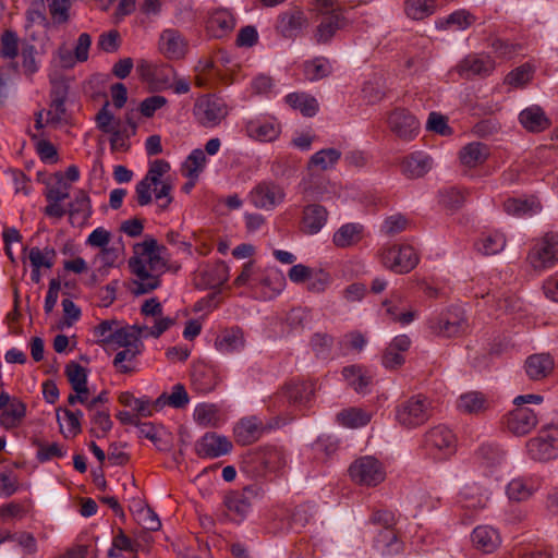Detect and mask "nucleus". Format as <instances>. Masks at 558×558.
<instances>
[{
  "mask_svg": "<svg viewBox=\"0 0 558 558\" xmlns=\"http://www.w3.org/2000/svg\"><path fill=\"white\" fill-rule=\"evenodd\" d=\"M307 25L303 11L293 9L278 16L276 28L286 38H294Z\"/></svg>",
  "mask_w": 558,
  "mask_h": 558,
  "instance_id": "obj_19",
  "label": "nucleus"
},
{
  "mask_svg": "<svg viewBox=\"0 0 558 558\" xmlns=\"http://www.w3.org/2000/svg\"><path fill=\"white\" fill-rule=\"evenodd\" d=\"M433 415L432 401L424 395H414L399 402L395 410L396 421L404 428H416Z\"/></svg>",
  "mask_w": 558,
  "mask_h": 558,
  "instance_id": "obj_3",
  "label": "nucleus"
},
{
  "mask_svg": "<svg viewBox=\"0 0 558 558\" xmlns=\"http://www.w3.org/2000/svg\"><path fill=\"white\" fill-rule=\"evenodd\" d=\"M144 345H132V347H123L124 349L122 351H119L114 359H113V365L118 368V371L122 374H130L134 371V368L124 363V362H132L135 360V357L141 354L142 349Z\"/></svg>",
  "mask_w": 558,
  "mask_h": 558,
  "instance_id": "obj_47",
  "label": "nucleus"
},
{
  "mask_svg": "<svg viewBox=\"0 0 558 558\" xmlns=\"http://www.w3.org/2000/svg\"><path fill=\"white\" fill-rule=\"evenodd\" d=\"M427 130L435 132L442 136H448L452 134V129L448 125L447 117L438 113L430 112L426 123Z\"/></svg>",
  "mask_w": 558,
  "mask_h": 558,
  "instance_id": "obj_61",
  "label": "nucleus"
},
{
  "mask_svg": "<svg viewBox=\"0 0 558 558\" xmlns=\"http://www.w3.org/2000/svg\"><path fill=\"white\" fill-rule=\"evenodd\" d=\"M121 38L117 29H111L108 33H102L99 38L97 46L100 50L112 53L117 52L120 48Z\"/></svg>",
  "mask_w": 558,
  "mask_h": 558,
  "instance_id": "obj_63",
  "label": "nucleus"
},
{
  "mask_svg": "<svg viewBox=\"0 0 558 558\" xmlns=\"http://www.w3.org/2000/svg\"><path fill=\"white\" fill-rule=\"evenodd\" d=\"M244 344L243 331L238 327L223 330L215 340L216 349L222 353L240 351Z\"/></svg>",
  "mask_w": 558,
  "mask_h": 558,
  "instance_id": "obj_27",
  "label": "nucleus"
},
{
  "mask_svg": "<svg viewBox=\"0 0 558 558\" xmlns=\"http://www.w3.org/2000/svg\"><path fill=\"white\" fill-rule=\"evenodd\" d=\"M494 68V62L488 57L468 54L456 65L454 71L463 78H471L476 75L487 76Z\"/></svg>",
  "mask_w": 558,
  "mask_h": 558,
  "instance_id": "obj_15",
  "label": "nucleus"
},
{
  "mask_svg": "<svg viewBox=\"0 0 558 558\" xmlns=\"http://www.w3.org/2000/svg\"><path fill=\"white\" fill-rule=\"evenodd\" d=\"M477 456L488 466L500 463L502 459L501 450L493 444H483L477 450Z\"/></svg>",
  "mask_w": 558,
  "mask_h": 558,
  "instance_id": "obj_64",
  "label": "nucleus"
},
{
  "mask_svg": "<svg viewBox=\"0 0 558 558\" xmlns=\"http://www.w3.org/2000/svg\"><path fill=\"white\" fill-rule=\"evenodd\" d=\"M328 219L327 209L319 204H310L303 208L300 229L304 234L318 233Z\"/></svg>",
  "mask_w": 558,
  "mask_h": 558,
  "instance_id": "obj_18",
  "label": "nucleus"
},
{
  "mask_svg": "<svg viewBox=\"0 0 558 558\" xmlns=\"http://www.w3.org/2000/svg\"><path fill=\"white\" fill-rule=\"evenodd\" d=\"M25 15L26 27H31L34 24H39L45 27L49 26V21L46 15L45 0H32Z\"/></svg>",
  "mask_w": 558,
  "mask_h": 558,
  "instance_id": "obj_49",
  "label": "nucleus"
},
{
  "mask_svg": "<svg viewBox=\"0 0 558 558\" xmlns=\"http://www.w3.org/2000/svg\"><path fill=\"white\" fill-rule=\"evenodd\" d=\"M57 253L54 248L46 246L44 250H40L37 246H34L28 252V259L32 268H47L50 269L54 265Z\"/></svg>",
  "mask_w": 558,
  "mask_h": 558,
  "instance_id": "obj_44",
  "label": "nucleus"
},
{
  "mask_svg": "<svg viewBox=\"0 0 558 558\" xmlns=\"http://www.w3.org/2000/svg\"><path fill=\"white\" fill-rule=\"evenodd\" d=\"M193 114L202 126L210 129L219 125L228 117L229 107L219 96L204 95L195 101Z\"/></svg>",
  "mask_w": 558,
  "mask_h": 558,
  "instance_id": "obj_4",
  "label": "nucleus"
},
{
  "mask_svg": "<svg viewBox=\"0 0 558 558\" xmlns=\"http://www.w3.org/2000/svg\"><path fill=\"white\" fill-rule=\"evenodd\" d=\"M372 415L360 408L344 409L337 414V421L344 427L359 428L369 423Z\"/></svg>",
  "mask_w": 558,
  "mask_h": 558,
  "instance_id": "obj_38",
  "label": "nucleus"
},
{
  "mask_svg": "<svg viewBox=\"0 0 558 558\" xmlns=\"http://www.w3.org/2000/svg\"><path fill=\"white\" fill-rule=\"evenodd\" d=\"M69 216L72 225H84L92 215L90 198L87 193L80 190L74 197V201L69 204Z\"/></svg>",
  "mask_w": 558,
  "mask_h": 558,
  "instance_id": "obj_25",
  "label": "nucleus"
},
{
  "mask_svg": "<svg viewBox=\"0 0 558 558\" xmlns=\"http://www.w3.org/2000/svg\"><path fill=\"white\" fill-rule=\"evenodd\" d=\"M286 464L282 452L272 447H264L248 451L242 460L241 470L252 478L265 477L277 472Z\"/></svg>",
  "mask_w": 558,
  "mask_h": 558,
  "instance_id": "obj_2",
  "label": "nucleus"
},
{
  "mask_svg": "<svg viewBox=\"0 0 558 558\" xmlns=\"http://www.w3.org/2000/svg\"><path fill=\"white\" fill-rule=\"evenodd\" d=\"M146 326H126L114 329L111 343L119 347L143 345L141 337L144 336Z\"/></svg>",
  "mask_w": 558,
  "mask_h": 558,
  "instance_id": "obj_30",
  "label": "nucleus"
},
{
  "mask_svg": "<svg viewBox=\"0 0 558 558\" xmlns=\"http://www.w3.org/2000/svg\"><path fill=\"white\" fill-rule=\"evenodd\" d=\"M26 414V405L21 400L13 398L0 414V424L9 429L17 426Z\"/></svg>",
  "mask_w": 558,
  "mask_h": 558,
  "instance_id": "obj_33",
  "label": "nucleus"
},
{
  "mask_svg": "<svg viewBox=\"0 0 558 558\" xmlns=\"http://www.w3.org/2000/svg\"><path fill=\"white\" fill-rule=\"evenodd\" d=\"M505 246L506 238L498 231L483 234L476 242L477 251L485 256L496 255L504 251Z\"/></svg>",
  "mask_w": 558,
  "mask_h": 558,
  "instance_id": "obj_37",
  "label": "nucleus"
},
{
  "mask_svg": "<svg viewBox=\"0 0 558 558\" xmlns=\"http://www.w3.org/2000/svg\"><path fill=\"white\" fill-rule=\"evenodd\" d=\"M169 170L170 165L168 161L163 159H156L150 163L149 169L144 179L153 183L155 186H158L163 181L161 180V177Z\"/></svg>",
  "mask_w": 558,
  "mask_h": 558,
  "instance_id": "obj_62",
  "label": "nucleus"
},
{
  "mask_svg": "<svg viewBox=\"0 0 558 558\" xmlns=\"http://www.w3.org/2000/svg\"><path fill=\"white\" fill-rule=\"evenodd\" d=\"M537 423V414L527 407L515 405V408L505 416V424L508 430L517 436L529 434Z\"/></svg>",
  "mask_w": 558,
  "mask_h": 558,
  "instance_id": "obj_13",
  "label": "nucleus"
},
{
  "mask_svg": "<svg viewBox=\"0 0 558 558\" xmlns=\"http://www.w3.org/2000/svg\"><path fill=\"white\" fill-rule=\"evenodd\" d=\"M232 442L228 437L216 433H206L195 445V451L201 458H218L232 450Z\"/></svg>",
  "mask_w": 558,
  "mask_h": 558,
  "instance_id": "obj_14",
  "label": "nucleus"
},
{
  "mask_svg": "<svg viewBox=\"0 0 558 558\" xmlns=\"http://www.w3.org/2000/svg\"><path fill=\"white\" fill-rule=\"evenodd\" d=\"M19 54V37L15 32L7 29L1 35L0 56L4 59H14Z\"/></svg>",
  "mask_w": 558,
  "mask_h": 558,
  "instance_id": "obj_56",
  "label": "nucleus"
},
{
  "mask_svg": "<svg viewBox=\"0 0 558 558\" xmlns=\"http://www.w3.org/2000/svg\"><path fill=\"white\" fill-rule=\"evenodd\" d=\"M286 101L292 108L299 109L305 117H313L318 111L317 100L303 93H291L286 96Z\"/></svg>",
  "mask_w": 558,
  "mask_h": 558,
  "instance_id": "obj_39",
  "label": "nucleus"
},
{
  "mask_svg": "<svg viewBox=\"0 0 558 558\" xmlns=\"http://www.w3.org/2000/svg\"><path fill=\"white\" fill-rule=\"evenodd\" d=\"M351 478L366 486H376L385 480V471L381 463L372 456L361 457L349 468Z\"/></svg>",
  "mask_w": 558,
  "mask_h": 558,
  "instance_id": "obj_8",
  "label": "nucleus"
},
{
  "mask_svg": "<svg viewBox=\"0 0 558 558\" xmlns=\"http://www.w3.org/2000/svg\"><path fill=\"white\" fill-rule=\"evenodd\" d=\"M457 408L466 414H478L488 408V402L483 393L470 391L460 396Z\"/></svg>",
  "mask_w": 558,
  "mask_h": 558,
  "instance_id": "obj_32",
  "label": "nucleus"
},
{
  "mask_svg": "<svg viewBox=\"0 0 558 558\" xmlns=\"http://www.w3.org/2000/svg\"><path fill=\"white\" fill-rule=\"evenodd\" d=\"M428 327L434 335L450 338L463 333L468 325L463 312L452 308L430 318Z\"/></svg>",
  "mask_w": 558,
  "mask_h": 558,
  "instance_id": "obj_10",
  "label": "nucleus"
},
{
  "mask_svg": "<svg viewBox=\"0 0 558 558\" xmlns=\"http://www.w3.org/2000/svg\"><path fill=\"white\" fill-rule=\"evenodd\" d=\"M206 162V156L202 149H194L186 158L183 168L185 177L196 179L203 170Z\"/></svg>",
  "mask_w": 558,
  "mask_h": 558,
  "instance_id": "obj_52",
  "label": "nucleus"
},
{
  "mask_svg": "<svg viewBox=\"0 0 558 558\" xmlns=\"http://www.w3.org/2000/svg\"><path fill=\"white\" fill-rule=\"evenodd\" d=\"M33 445L37 447L36 458L39 462H46L53 458H62L65 454L57 442L46 444L38 438H34Z\"/></svg>",
  "mask_w": 558,
  "mask_h": 558,
  "instance_id": "obj_51",
  "label": "nucleus"
},
{
  "mask_svg": "<svg viewBox=\"0 0 558 558\" xmlns=\"http://www.w3.org/2000/svg\"><path fill=\"white\" fill-rule=\"evenodd\" d=\"M390 131L403 141H412L420 130V122L407 109L398 108L391 111L387 119Z\"/></svg>",
  "mask_w": 558,
  "mask_h": 558,
  "instance_id": "obj_11",
  "label": "nucleus"
},
{
  "mask_svg": "<svg viewBox=\"0 0 558 558\" xmlns=\"http://www.w3.org/2000/svg\"><path fill=\"white\" fill-rule=\"evenodd\" d=\"M159 50L169 60H179L185 56L186 41L177 29H165L159 38Z\"/></svg>",
  "mask_w": 558,
  "mask_h": 558,
  "instance_id": "obj_17",
  "label": "nucleus"
},
{
  "mask_svg": "<svg viewBox=\"0 0 558 558\" xmlns=\"http://www.w3.org/2000/svg\"><path fill=\"white\" fill-rule=\"evenodd\" d=\"M423 446L435 459L442 460L456 452V436L445 425H437L424 434Z\"/></svg>",
  "mask_w": 558,
  "mask_h": 558,
  "instance_id": "obj_5",
  "label": "nucleus"
},
{
  "mask_svg": "<svg viewBox=\"0 0 558 558\" xmlns=\"http://www.w3.org/2000/svg\"><path fill=\"white\" fill-rule=\"evenodd\" d=\"M247 134L260 142L275 141L280 134V125L275 122H254L246 125Z\"/></svg>",
  "mask_w": 558,
  "mask_h": 558,
  "instance_id": "obj_34",
  "label": "nucleus"
},
{
  "mask_svg": "<svg viewBox=\"0 0 558 558\" xmlns=\"http://www.w3.org/2000/svg\"><path fill=\"white\" fill-rule=\"evenodd\" d=\"M315 392L313 381H291L283 388V396L293 405H305Z\"/></svg>",
  "mask_w": 558,
  "mask_h": 558,
  "instance_id": "obj_22",
  "label": "nucleus"
},
{
  "mask_svg": "<svg viewBox=\"0 0 558 558\" xmlns=\"http://www.w3.org/2000/svg\"><path fill=\"white\" fill-rule=\"evenodd\" d=\"M202 283L207 288H219L229 278V267L225 262H217L206 266L201 271Z\"/></svg>",
  "mask_w": 558,
  "mask_h": 558,
  "instance_id": "obj_28",
  "label": "nucleus"
},
{
  "mask_svg": "<svg viewBox=\"0 0 558 558\" xmlns=\"http://www.w3.org/2000/svg\"><path fill=\"white\" fill-rule=\"evenodd\" d=\"M333 344V338L325 332H316L311 339V347L317 357L326 359L329 356Z\"/></svg>",
  "mask_w": 558,
  "mask_h": 558,
  "instance_id": "obj_55",
  "label": "nucleus"
},
{
  "mask_svg": "<svg viewBox=\"0 0 558 558\" xmlns=\"http://www.w3.org/2000/svg\"><path fill=\"white\" fill-rule=\"evenodd\" d=\"M385 267L398 274L411 271L418 263V256L410 245H393L383 251Z\"/></svg>",
  "mask_w": 558,
  "mask_h": 558,
  "instance_id": "obj_9",
  "label": "nucleus"
},
{
  "mask_svg": "<svg viewBox=\"0 0 558 558\" xmlns=\"http://www.w3.org/2000/svg\"><path fill=\"white\" fill-rule=\"evenodd\" d=\"M265 430L263 422L256 416L241 418L233 427L235 441L241 446L257 441Z\"/></svg>",
  "mask_w": 558,
  "mask_h": 558,
  "instance_id": "obj_16",
  "label": "nucleus"
},
{
  "mask_svg": "<svg viewBox=\"0 0 558 558\" xmlns=\"http://www.w3.org/2000/svg\"><path fill=\"white\" fill-rule=\"evenodd\" d=\"M194 417L202 425H216L218 421V409L214 404H199L194 411Z\"/></svg>",
  "mask_w": 558,
  "mask_h": 558,
  "instance_id": "obj_59",
  "label": "nucleus"
},
{
  "mask_svg": "<svg viewBox=\"0 0 558 558\" xmlns=\"http://www.w3.org/2000/svg\"><path fill=\"white\" fill-rule=\"evenodd\" d=\"M340 157L341 153L336 148L322 149L311 157L307 167L308 169L316 167L320 170H328L337 163Z\"/></svg>",
  "mask_w": 558,
  "mask_h": 558,
  "instance_id": "obj_45",
  "label": "nucleus"
},
{
  "mask_svg": "<svg viewBox=\"0 0 558 558\" xmlns=\"http://www.w3.org/2000/svg\"><path fill=\"white\" fill-rule=\"evenodd\" d=\"M235 26L233 14L226 9L215 10L208 17L207 28L217 38L223 37Z\"/></svg>",
  "mask_w": 558,
  "mask_h": 558,
  "instance_id": "obj_23",
  "label": "nucleus"
},
{
  "mask_svg": "<svg viewBox=\"0 0 558 558\" xmlns=\"http://www.w3.org/2000/svg\"><path fill=\"white\" fill-rule=\"evenodd\" d=\"M57 421L65 438H74L82 432L81 422L77 421L69 409H58Z\"/></svg>",
  "mask_w": 558,
  "mask_h": 558,
  "instance_id": "obj_42",
  "label": "nucleus"
},
{
  "mask_svg": "<svg viewBox=\"0 0 558 558\" xmlns=\"http://www.w3.org/2000/svg\"><path fill=\"white\" fill-rule=\"evenodd\" d=\"M137 522L148 531H158L161 526V522L158 515L149 506H142L135 511Z\"/></svg>",
  "mask_w": 558,
  "mask_h": 558,
  "instance_id": "obj_53",
  "label": "nucleus"
},
{
  "mask_svg": "<svg viewBox=\"0 0 558 558\" xmlns=\"http://www.w3.org/2000/svg\"><path fill=\"white\" fill-rule=\"evenodd\" d=\"M488 155L489 149L485 144L473 142L462 148L460 151V160L464 166L473 168L484 163Z\"/></svg>",
  "mask_w": 558,
  "mask_h": 558,
  "instance_id": "obj_31",
  "label": "nucleus"
},
{
  "mask_svg": "<svg viewBox=\"0 0 558 558\" xmlns=\"http://www.w3.org/2000/svg\"><path fill=\"white\" fill-rule=\"evenodd\" d=\"M315 10L318 14V24L314 39L319 45L331 41L339 31L348 27L349 21L343 11L332 0H316Z\"/></svg>",
  "mask_w": 558,
  "mask_h": 558,
  "instance_id": "obj_1",
  "label": "nucleus"
},
{
  "mask_svg": "<svg viewBox=\"0 0 558 558\" xmlns=\"http://www.w3.org/2000/svg\"><path fill=\"white\" fill-rule=\"evenodd\" d=\"M383 305L391 319L402 325L412 323L416 316L414 310H404L402 306L393 304V301H384Z\"/></svg>",
  "mask_w": 558,
  "mask_h": 558,
  "instance_id": "obj_54",
  "label": "nucleus"
},
{
  "mask_svg": "<svg viewBox=\"0 0 558 558\" xmlns=\"http://www.w3.org/2000/svg\"><path fill=\"white\" fill-rule=\"evenodd\" d=\"M435 11L434 0H408L405 2V13L413 20H423Z\"/></svg>",
  "mask_w": 558,
  "mask_h": 558,
  "instance_id": "obj_48",
  "label": "nucleus"
},
{
  "mask_svg": "<svg viewBox=\"0 0 558 558\" xmlns=\"http://www.w3.org/2000/svg\"><path fill=\"white\" fill-rule=\"evenodd\" d=\"M362 227L356 223H347L340 227L333 234V244L338 247H348L360 240Z\"/></svg>",
  "mask_w": 558,
  "mask_h": 558,
  "instance_id": "obj_41",
  "label": "nucleus"
},
{
  "mask_svg": "<svg viewBox=\"0 0 558 558\" xmlns=\"http://www.w3.org/2000/svg\"><path fill=\"white\" fill-rule=\"evenodd\" d=\"M527 260L535 270L555 266L558 262V234L546 233L542 241L531 248Z\"/></svg>",
  "mask_w": 558,
  "mask_h": 558,
  "instance_id": "obj_7",
  "label": "nucleus"
},
{
  "mask_svg": "<svg viewBox=\"0 0 558 558\" xmlns=\"http://www.w3.org/2000/svg\"><path fill=\"white\" fill-rule=\"evenodd\" d=\"M465 201L464 193L457 187H449L440 191V202L450 209L460 208Z\"/></svg>",
  "mask_w": 558,
  "mask_h": 558,
  "instance_id": "obj_60",
  "label": "nucleus"
},
{
  "mask_svg": "<svg viewBox=\"0 0 558 558\" xmlns=\"http://www.w3.org/2000/svg\"><path fill=\"white\" fill-rule=\"evenodd\" d=\"M65 90L52 92V99L50 108L47 112L48 122L52 124H60L66 122V109H65Z\"/></svg>",
  "mask_w": 558,
  "mask_h": 558,
  "instance_id": "obj_40",
  "label": "nucleus"
},
{
  "mask_svg": "<svg viewBox=\"0 0 558 558\" xmlns=\"http://www.w3.org/2000/svg\"><path fill=\"white\" fill-rule=\"evenodd\" d=\"M473 545L483 553H493L500 545V536L497 530L488 525H481L473 530Z\"/></svg>",
  "mask_w": 558,
  "mask_h": 558,
  "instance_id": "obj_24",
  "label": "nucleus"
},
{
  "mask_svg": "<svg viewBox=\"0 0 558 558\" xmlns=\"http://www.w3.org/2000/svg\"><path fill=\"white\" fill-rule=\"evenodd\" d=\"M330 283V276L323 269H313L307 280V290L314 293L324 292Z\"/></svg>",
  "mask_w": 558,
  "mask_h": 558,
  "instance_id": "obj_58",
  "label": "nucleus"
},
{
  "mask_svg": "<svg viewBox=\"0 0 558 558\" xmlns=\"http://www.w3.org/2000/svg\"><path fill=\"white\" fill-rule=\"evenodd\" d=\"M432 166L433 159L429 156L413 153L402 160L401 171L409 179H417L425 175Z\"/></svg>",
  "mask_w": 558,
  "mask_h": 558,
  "instance_id": "obj_20",
  "label": "nucleus"
},
{
  "mask_svg": "<svg viewBox=\"0 0 558 558\" xmlns=\"http://www.w3.org/2000/svg\"><path fill=\"white\" fill-rule=\"evenodd\" d=\"M283 189L272 182H262L254 187L250 199L255 207L271 210L284 199Z\"/></svg>",
  "mask_w": 558,
  "mask_h": 558,
  "instance_id": "obj_12",
  "label": "nucleus"
},
{
  "mask_svg": "<svg viewBox=\"0 0 558 558\" xmlns=\"http://www.w3.org/2000/svg\"><path fill=\"white\" fill-rule=\"evenodd\" d=\"M331 73V65L326 58H315L304 63V75L308 81H318Z\"/></svg>",
  "mask_w": 558,
  "mask_h": 558,
  "instance_id": "obj_46",
  "label": "nucleus"
},
{
  "mask_svg": "<svg viewBox=\"0 0 558 558\" xmlns=\"http://www.w3.org/2000/svg\"><path fill=\"white\" fill-rule=\"evenodd\" d=\"M554 368V360L547 353L533 354L525 361V371L533 380L545 378Z\"/></svg>",
  "mask_w": 558,
  "mask_h": 558,
  "instance_id": "obj_26",
  "label": "nucleus"
},
{
  "mask_svg": "<svg viewBox=\"0 0 558 558\" xmlns=\"http://www.w3.org/2000/svg\"><path fill=\"white\" fill-rule=\"evenodd\" d=\"M263 495V488L257 485H247L242 490H231L226 494L223 505L232 514L233 520L242 521L248 513L254 499Z\"/></svg>",
  "mask_w": 558,
  "mask_h": 558,
  "instance_id": "obj_6",
  "label": "nucleus"
},
{
  "mask_svg": "<svg viewBox=\"0 0 558 558\" xmlns=\"http://www.w3.org/2000/svg\"><path fill=\"white\" fill-rule=\"evenodd\" d=\"M342 375L356 392L365 393L372 383L368 371L359 365H350L343 368Z\"/></svg>",
  "mask_w": 558,
  "mask_h": 558,
  "instance_id": "obj_29",
  "label": "nucleus"
},
{
  "mask_svg": "<svg viewBox=\"0 0 558 558\" xmlns=\"http://www.w3.org/2000/svg\"><path fill=\"white\" fill-rule=\"evenodd\" d=\"M375 547L381 555H395L401 551L402 543L393 529H381L376 538Z\"/></svg>",
  "mask_w": 558,
  "mask_h": 558,
  "instance_id": "obj_35",
  "label": "nucleus"
},
{
  "mask_svg": "<svg viewBox=\"0 0 558 558\" xmlns=\"http://www.w3.org/2000/svg\"><path fill=\"white\" fill-rule=\"evenodd\" d=\"M526 448L529 456L536 461L546 462L558 456L557 449L553 445H548L539 434L527 441Z\"/></svg>",
  "mask_w": 558,
  "mask_h": 558,
  "instance_id": "obj_36",
  "label": "nucleus"
},
{
  "mask_svg": "<svg viewBox=\"0 0 558 558\" xmlns=\"http://www.w3.org/2000/svg\"><path fill=\"white\" fill-rule=\"evenodd\" d=\"M533 492L534 487L523 478H513L507 487L508 497L515 501L526 500Z\"/></svg>",
  "mask_w": 558,
  "mask_h": 558,
  "instance_id": "obj_50",
  "label": "nucleus"
},
{
  "mask_svg": "<svg viewBox=\"0 0 558 558\" xmlns=\"http://www.w3.org/2000/svg\"><path fill=\"white\" fill-rule=\"evenodd\" d=\"M535 203L527 199L509 198L504 203V208L507 214L523 217L534 211Z\"/></svg>",
  "mask_w": 558,
  "mask_h": 558,
  "instance_id": "obj_57",
  "label": "nucleus"
},
{
  "mask_svg": "<svg viewBox=\"0 0 558 558\" xmlns=\"http://www.w3.org/2000/svg\"><path fill=\"white\" fill-rule=\"evenodd\" d=\"M65 376L75 392H84L87 386V371L78 363L71 361L65 366Z\"/></svg>",
  "mask_w": 558,
  "mask_h": 558,
  "instance_id": "obj_43",
  "label": "nucleus"
},
{
  "mask_svg": "<svg viewBox=\"0 0 558 558\" xmlns=\"http://www.w3.org/2000/svg\"><path fill=\"white\" fill-rule=\"evenodd\" d=\"M522 126L532 133H539L549 128L550 121L539 106H531L519 114Z\"/></svg>",
  "mask_w": 558,
  "mask_h": 558,
  "instance_id": "obj_21",
  "label": "nucleus"
}]
</instances>
